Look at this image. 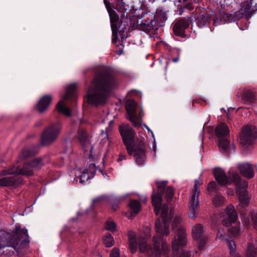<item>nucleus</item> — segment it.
Here are the masks:
<instances>
[{
    "label": "nucleus",
    "mask_w": 257,
    "mask_h": 257,
    "mask_svg": "<svg viewBox=\"0 0 257 257\" xmlns=\"http://www.w3.org/2000/svg\"><path fill=\"white\" fill-rule=\"evenodd\" d=\"M257 10V0H243L239 4V11L236 12L234 15L224 13L221 18V21L225 23H231L237 21L243 16L248 17Z\"/></svg>",
    "instance_id": "20e7f679"
},
{
    "label": "nucleus",
    "mask_w": 257,
    "mask_h": 257,
    "mask_svg": "<svg viewBox=\"0 0 257 257\" xmlns=\"http://www.w3.org/2000/svg\"><path fill=\"white\" fill-rule=\"evenodd\" d=\"M43 123L42 120H39L35 124L36 126H41Z\"/></svg>",
    "instance_id": "864d4df0"
},
{
    "label": "nucleus",
    "mask_w": 257,
    "mask_h": 257,
    "mask_svg": "<svg viewBox=\"0 0 257 257\" xmlns=\"http://www.w3.org/2000/svg\"><path fill=\"white\" fill-rule=\"evenodd\" d=\"M119 130L124 145H132L136 143V133L133 128L128 124L120 125Z\"/></svg>",
    "instance_id": "4468645a"
},
{
    "label": "nucleus",
    "mask_w": 257,
    "mask_h": 257,
    "mask_svg": "<svg viewBox=\"0 0 257 257\" xmlns=\"http://www.w3.org/2000/svg\"><path fill=\"white\" fill-rule=\"evenodd\" d=\"M238 169L243 176L248 178H251L254 176L253 170L248 163H243L239 164Z\"/></svg>",
    "instance_id": "bb28decb"
},
{
    "label": "nucleus",
    "mask_w": 257,
    "mask_h": 257,
    "mask_svg": "<svg viewBox=\"0 0 257 257\" xmlns=\"http://www.w3.org/2000/svg\"><path fill=\"white\" fill-rule=\"evenodd\" d=\"M165 197L167 201H169L172 199L174 196V189L171 186H168L165 190Z\"/></svg>",
    "instance_id": "e433bc0d"
},
{
    "label": "nucleus",
    "mask_w": 257,
    "mask_h": 257,
    "mask_svg": "<svg viewBox=\"0 0 257 257\" xmlns=\"http://www.w3.org/2000/svg\"><path fill=\"white\" fill-rule=\"evenodd\" d=\"M22 179L17 176L5 177L0 178V186H13L20 184Z\"/></svg>",
    "instance_id": "b1692460"
},
{
    "label": "nucleus",
    "mask_w": 257,
    "mask_h": 257,
    "mask_svg": "<svg viewBox=\"0 0 257 257\" xmlns=\"http://www.w3.org/2000/svg\"><path fill=\"white\" fill-rule=\"evenodd\" d=\"M181 218L180 216L175 217L173 219L172 229L175 231L176 234L172 239V249L177 251L187 245V240L185 229L180 224Z\"/></svg>",
    "instance_id": "39448f33"
},
{
    "label": "nucleus",
    "mask_w": 257,
    "mask_h": 257,
    "mask_svg": "<svg viewBox=\"0 0 257 257\" xmlns=\"http://www.w3.org/2000/svg\"><path fill=\"white\" fill-rule=\"evenodd\" d=\"M89 171L88 169L84 170L83 173L79 177V183L82 184L88 181L91 178V176L88 174Z\"/></svg>",
    "instance_id": "c9c22d12"
},
{
    "label": "nucleus",
    "mask_w": 257,
    "mask_h": 257,
    "mask_svg": "<svg viewBox=\"0 0 257 257\" xmlns=\"http://www.w3.org/2000/svg\"><path fill=\"white\" fill-rule=\"evenodd\" d=\"M154 19H156L158 23H162V26L167 20L166 16L162 14H157L156 15L154 16Z\"/></svg>",
    "instance_id": "a19ab883"
},
{
    "label": "nucleus",
    "mask_w": 257,
    "mask_h": 257,
    "mask_svg": "<svg viewBox=\"0 0 257 257\" xmlns=\"http://www.w3.org/2000/svg\"><path fill=\"white\" fill-rule=\"evenodd\" d=\"M168 183L167 181H157L156 184L158 189L159 191L165 190L166 188V185Z\"/></svg>",
    "instance_id": "79ce46f5"
},
{
    "label": "nucleus",
    "mask_w": 257,
    "mask_h": 257,
    "mask_svg": "<svg viewBox=\"0 0 257 257\" xmlns=\"http://www.w3.org/2000/svg\"><path fill=\"white\" fill-rule=\"evenodd\" d=\"M216 184L215 182H211L208 186V190L209 191H214L216 189Z\"/></svg>",
    "instance_id": "de8ad7c7"
},
{
    "label": "nucleus",
    "mask_w": 257,
    "mask_h": 257,
    "mask_svg": "<svg viewBox=\"0 0 257 257\" xmlns=\"http://www.w3.org/2000/svg\"><path fill=\"white\" fill-rule=\"evenodd\" d=\"M178 59H174L173 60V61L174 62H177V61H178Z\"/></svg>",
    "instance_id": "bf43d9fd"
},
{
    "label": "nucleus",
    "mask_w": 257,
    "mask_h": 257,
    "mask_svg": "<svg viewBox=\"0 0 257 257\" xmlns=\"http://www.w3.org/2000/svg\"><path fill=\"white\" fill-rule=\"evenodd\" d=\"M248 146H246V145H244V146H242V147H243V149H245Z\"/></svg>",
    "instance_id": "680f3d73"
},
{
    "label": "nucleus",
    "mask_w": 257,
    "mask_h": 257,
    "mask_svg": "<svg viewBox=\"0 0 257 257\" xmlns=\"http://www.w3.org/2000/svg\"><path fill=\"white\" fill-rule=\"evenodd\" d=\"M247 182L245 180L241 181L237 183L236 192L238 194L239 204L242 207H245L249 203L250 197L246 192Z\"/></svg>",
    "instance_id": "aec40b11"
},
{
    "label": "nucleus",
    "mask_w": 257,
    "mask_h": 257,
    "mask_svg": "<svg viewBox=\"0 0 257 257\" xmlns=\"http://www.w3.org/2000/svg\"><path fill=\"white\" fill-rule=\"evenodd\" d=\"M38 152V150L34 147L26 148L20 154V157L26 159L36 155Z\"/></svg>",
    "instance_id": "c85d7f7f"
},
{
    "label": "nucleus",
    "mask_w": 257,
    "mask_h": 257,
    "mask_svg": "<svg viewBox=\"0 0 257 257\" xmlns=\"http://www.w3.org/2000/svg\"><path fill=\"white\" fill-rule=\"evenodd\" d=\"M205 230V227L201 224H197L192 228L193 237L197 240L200 249L203 248L208 240L207 237L203 234Z\"/></svg>",
    "instance_id": "6ab92c4d"
},
{
    "label": "nucleus",
    "mask_w": 257,
    "mask_h": 257,
    "mask_svg": "<svg viewBox=\"0 0 257 257\" xmlns=\"http://www.w3.org/2000/svg\"><path fill=\"white\" fill-rule=\"evenodd\" d=\"M217 237L221 240H223L224 239H225L224 235L222 234L219 235V234H218Z\"/></svg>",
    "instance_id": "6e6d98bb"
},
{
    "label": "nucleus",
    "mask_w": 257,
    "mask_h": 257,
    "mask_svg": "<svg viewBox=\"0 0 257 257\" xmlns=\"http://www.w3.org/2000/svg\"><path fill=\"white\" fill-rule=\"evenodd\" d=\"M163 60L164 61V62L165 63V69H166L167 68V67H168V63H169V60L167 59H163Z\"/></svg>",
    "instance_id": "5fc2aeb1"
},
{
    "label": "nucleus",
    "mask_w": 257,
    "mask_h": 257,
    "mask_svg": "<svg viewBox=\"0 0 257 257\" xmlns=\"http://www.w3.org/2000/svg\"><path fill=\"white\" fill-rule=\"evenodd\" d=\"M107 200V197L105 196H100L93 200V205L94 206H96L99 204H101L105 202H106Z\"/></svg>",
    "instance_id": "4c0bfd02"
},
{
    "label": "nucleus",
    "mask_w": 257,
    "mask_h": 257,
    "mask_svg": "<svg viewBox=\"0 0 257 257\" xmlns=\"http://www.w3.org/2000/svg\"><path fill=\"white\" fill-rule=\"evenodd\" d=\"M103 242L107 247H110L113 245L114 240L111 236V235L109 233H107L104 237Z\"/></svg>",
    "instance_id": "f704fd0d"
},
{
    "label": "nucleus",
    "mask_w": 257,
    "mask_h": 257,
    "mask_svg": "<svg viewBox=\"0 0 257 257\" xmlns=\"http://www.w3.org/2000/svg\"><path fill=\"white\" fill-rule=\"evenodd\" d=\"M125 159V156L124 154L120 153L119 154L118 158L117 159L118 162L122 161L123 160Z\"/></svg>",
    "instance_id": "09e8293b"
},
{
    "label": "nucleus",
    "mask_w": 257,
    "mask_h": 257,
    "mask_svg": "<svg viewBox=\"0 0 257 257\" xmlns=\"http://www.w3.org/2000/svg\"><path fill=\"white\" fill-rule=\"evenodd\" d=\"M230 146H219V150L226 155L229 154Z\"/></svg>",
    "instance_id": "c03bdc74"
},
{
    "label": "nucleus",
    "mask_w": 257,
    "mask_h": 257,
    "mask_svg": "<svg viewBox=\"0 0 257 257\" xmlns=\"http://www.w3.org/2000/svg\"><path fill=\"white\" fill-rule=\"evenodd\" d=\"M242 99L246 104H250L256 100V92L254 89L245 88L241 93Z\"/></svg>",
    "instance_id": "5701e85b"
},
{
    "label": "nucleus",
    "mask_w": 257,
    "mask_h": 257,
    "mask_svg": "<svg viewBox=\"0 0 257 257\" xmlns=\"http://www.w3.org/2000/svg\"><path fill=\"white\" fill-rule=\"evenodd\" d=\"M78 139L81 143H89V137L83 128H80L78 132Z\"/></svg>",
    "instance_id": "7c9ffc66"
},
{
    "label": "nucleus",
    "mask_w": 257,
    "mask_h": 257,
    "mask_svg": "<svg viewBox=\"0 0 257 257\" xmlns=\"http://www.w3.org/2000/svg\"><path fill=\"white\" fill-rule=\"evenodd\" d=\"M104 5L109 13L110 17L111 27L112 30V42L113 44L116 43L117 41V31L118 27L117 26L118 20V15L116 12L112 9L110 6V3L107 0H103Z\"/></svg>",
    "instance_id": "9b49d317"
},
{
    "label": "nucleus",
    "mask_w": 257,
    "mask_h": 257,
    "mask_svg": "<svg viewBox=\"0 0 257 257\" xmlns=\"http://www.w3.org/2000/svg\"><path fill=\"white\" fill-rule=\"evenodd\" d=\"M152 205L156 214L161 211V216L163 218V226L160 219H158L155 223V229L157 235L153 238V247H151L147 244L146 239L142 236L137 237L135 233L132 231L128 232L129 248L132 253H135L139 246L140 252L146 253L153 257H167L170 251V248L167 243L162 240L161 248L160 241L163 236H167L170 233L169 228V222L172 217V211L168 214V206L164 204L161 205L162 202V194L153 193L152 197Z\"/></svg>",
    "instance_id": "f257e3e1"
},
{
    "label": "nucleus",
    "mask_w": 257,
    "mask_h": 257,
    "mask_svg": "<svg viewBox=\"0 0 257 257\" xmlns=\"http://www.w3.org/2000/svg\"><path fill=\"white\" fill-rule=\"evenodd\" d=\"M110 257H120L119 250L117 248H114L110 254Z\"/></svg>",
    "instance_id": "a18cd8bd"
},
{
    "label": "nucleus",
    "mask_w": 257,
    "mask_h": 257,
    "mask_svg": "<svg viewBox=\"0 0 257 257\" xmlns=\"http://www.w3.org/2000/svg\"><path fill=\"white\" fill-rule=\"evenodd\" d=\"M76 87V84H72L68 86L66 88V93L62 97V100L59 101L57 105L58 111L67 116L71 115V111L68 108L65 106L63 101L69 98H75V91Z\"/></svg>",
    "instance_id": "f8f14e48"
},
{
    "label": "nucleus",
    "mask_w": 257,
    "mask_h": 257,
    "mask_svg": "<svg viewBox=\"0 0 257 257\" xmlns=\"http://www.w3.org/2000/svg\"><path fill=\"white\" fill-rule=\"evenodd\" d=\"M144 115V113L142 111V110L141 111V112L139 113V116H137L138 118L139 119L140 121V126H141V123L142 122V117ZM139 126V127H140Z\"/></svg>",
    "instance_id": "3c124183"
},
{
    "label": "nucleus",
    "mask_w": 257,
    "mask_h": 257,
    "mask_svg": "<svg viewBox=\"0 0 257 257\" xmlns=\"http://www.w3.org/2000/svg\"><path fill=\"white\" fill-rule=\"evenodd\" d=\"M156 148V146H153V149L154 150H155Z\"/></svg>",
    "instance_id": "e2e57ef3"
},
{
    "label": "nucleus",
    "mask_w": 257,
    "mask_h": 257,
    "mask_svg": "<svg viewBox=\"0 0 257 257\" xmlns=\"http://www.w3.org/2000/svg\"><path fill=\"white\" fill-rule=\"evenodd\" d=\"M229 180L230 181V183L231 181L236 182V185L237 187V183L240 182L241 181H243V180H240L239 178V176L237 173L234 172L233 170H230L229 171Z\"/></svg>",
    "instance_id": "473e14b6"
},
{
    "label": "nucleus",
    "mask_w": 257,
    "mask_h": 257,
    "mask_svg": "<svg viewBox=\"0 0 257 257\" xmlns=\"http://www.w3.org/2000/svg\"><path fill=\"white\" fill-rule=\"evenodd\" d=\"M123 53V50L122 49H119L118 51H117L116 54L118 55H121Z\"/></svg>",
    "instance_id": "13d9d810"
},
{
    "label": "nucleus",
    "mask_w": 257,
    "mask_h": 257,
    "mask_svg": "<svg viewBox=\"0 0 257 257\" xmlns=\"http://www.w3.org/2000/svg\"><path fill=\"white\" fill-rule=\"evenodd\" d=\"M190 256V253L189 252H184L180 255V257H189Z\"/></svg>",
    "instance_id": "603ef678"
},
{
    "label": "nucleus",
    "mask_w": 257,
    "mask_h": 257,
    "mask_svg": "<svg viewBox=\"0 0 257 257\" xmlns=\"http://www.w3.org/2000/svg\"><path fill=\"white\" fill-rule=\"evenodd\" d=\"M112 209L114 210H115L117 209L118 208V205L117 204H113L112 206Z\"/></svg>",
    "instance_id": "4d7b16f0"
},
{
    "label": "nucleus",
    "mask_w": 257,
    "mask_h": 257,
    "mask_svg": "<svg viewBox=\"0 0 257 257\" xmlns=\"http://www.w3.org/2000/svg\"><path fill=\"white\" fill-rule=\"evenodd\" d=\"M250 215L254 227L257 228V211L253 210L251 211Z\"/></svg>",
    "instance_id": "37998d69"
},
{
    "label": "nucleus",
    "mask_w": 257,
    "mask_h": 257,
    "mask_svg": "<svg viewBox=\"0 0 257 257\" xmlns=\"http://www.w3.org/2000/svg\"><path fill=\"white\" fill-rule=\"evenodd\" d=\"M187 0H183V2H187Z\"/></svg>",
    "instance_id": "0e129e2a"
},
{
    "label": "nucleus",
    "mask_w": 257,
    "mask_h": 257,
    "mask_svg": "<svg viewBox=\"0 0 257 257\" xmlns=\"http://www.w3.org/2000/svg\"><path fill=\"white\" fill-rule=\"evenodd\" d=\"M61 130V124L60 122L54 123L46 128L41 137L42 145H48L54 143Z\"/></svg>",
    "instance_id": "1a4fd4ad"
},
{
    "label": "nucleus",
    "mask_w": 257,
    "mask_h": 257,
    "mask_svg": "<svg viewBox=\"0 0 257 257\" xmlns=\"http://www.w3.org/2000/svg\"><path fill=\"white\" fill-rule=\"evenodd\" d=\"M256 131L254 126H245L240 135V145H251L256 143Z\"/></svg>",
    "instance_id": "ddd939ff"
},
{
    "label": "nucleus",
    "mask_w": 257,
    "mask_h": 257,
    "mask_svg": "<svg viewBox=\"0 0 257 257\" xmlns=\"http://www.w3.org/2000/svg\"><path fill=\"white\" fill-rule=\"evenodd\" d=\"M225 241L229 249L231 257H240L239 254L236 253V246L234 241L231 239H225Z\"/></svg>",
    "instance_id": "c756f323"
},
{
    "label": "nucleus",
    "mask_w": 257,
    "mask_h": 257,
    "mask_svg": "<svg viewBox=\"0 0 257 257\" xmlns=\"http://www.w3.org/2000/svg\"><path fill=\"white\" fill-rule=\"evenodd\" d=\"M105 228L110 231H114L116 230V224L112 221H108L106 223Z\"/></svg>",
    "instance_id": "ea45409f"
},
{
    "label": "nucleus",
    "mask_w": 257,
    "mask_h": 257,
    "mask_svg": "<svg viewBox=\"0 0 257 257\" xmlns=\"http://www.w3.org/2000/svg\"><path fill=\"white\" fill-rule=\"evenodd\" d=\"M193 18L195 19L197 25L199 28H203L209 22V16L206 13L195 14Z\"/></svg>",
    "instance_id": "cd10ccee"
},
{
    "label": "nucleus",
    "mask_w": 257,
    "mask_h": 257,
    "mask_svg": "<svg viewBox=\"0 0 257 257\" xmlns=\"http://www.w3.org/2000/svg\"><path fill=\"white\" fill-rule=\"evenodd\" d=\"M84 154L88 159L94 160L100 155V150L97 146H83Z\"/></svg>",
    "instance_id": "4be33fe9"
},
{
    "label": "nucleus",
    "mask_w": 257,
    "mask_h": 257,
    "mask_svg": "<svg viewBox=\"0 0 257 257\" xmlns=\"http://www.w3.org/2000/svg\"><path fill=\"white\" fill-rule=\"evenodd\" d=\"M137 105L136 101L133 100H128L126 102L125 108L127 112V119L133 123L135 127H139L140 121L136 111Z\"/></svg>",
    "instance_id": "2eb2a0df"
},
{
    "label": "nucleus",
    "mask_w": 257,
    "mask_h": 257,
    "mask_svg": "<svg viewBox=\"0 0 257 257\" xmlns=\"http://www.w3.org/2000/svg\"><path fill=\"white\" fill-rule=\"evenodd\" d=\"M200 180H196L191 193L189 202V215L190 217L194 218L197 214L199 208L198 197L200 194L199 187L201 185Z\"/></svg>",
    "instance_id": "9d476101"
},
{
    "label": "nucleus",
    "mask_w": 257,
    "mask_h": 257,
    "mask_svg": "<svg viewBox=\"0 0 257 257\" xmlns=\"http://www.w3.org/2000/svg\"><path fill=\"white\" fill-rule=\"evenodd\" d=\"M152 16L149 15L145 19L135 18L131 20V25L133 29H137L146 32L151 30H157L160 27L162 26V23H158L157 20L154 19L152 20Z\"/></svg>",
    "instance_id": "6e6552de"
},
{
    "label": "nucleus",
    "mask_w": 257,
    "mask_h": 257,
    "mask_svg": "<svg viewBox=\"0 0 257 257\" xmlns=\"http://www.w3.org/2000/svg\"><path fill=\"white\" fill-rule=\"evenodd\" d=\"M215 135L220 145H228L229 131L228 126L224 123H220L215 128Z\"/></svg>",
    "instance_id": "f3484780"
},
{
    "label": "nucleus",
    "mask_w": 257,
    "mask_h": 257,
    "mask_svg": "<svg viewBox=\"0 0 257 257\" xmlns=\"http://www.w3.org/2000/svg\"><path fill=\"white\" fill-rule=\"evenodd\" d=\"M44 165L43 160L37 158L32 160L30 163H25L22 169L18 166H13L8 170H4L2 172L3 175L7 174H22L26 176L33 175L34 173L32 169L39 170Z\"/></svg>",
    "instance_id": "423d86ee"
},
{
    "label": "nucleus",
    "mask_w": 257,
    "mask_h": 257,
    "mask_svg": "<svg viewBox=\"0 0 257 257\" xmlns=\"http://www.w3.org/2000/svg\"><path fill=\"white\" fill-rule=\"evenodd\" d=\"M101 138V141L100 142L101 145L104 144H109L110 142L108 138V134L107 132H104L103 131L100 136Z\"/></svg>",
    "instance_id": "58836bf2"
},
{
    "label": "nucleus",
    "mask_w": 257,
    "mask_h": 257,
    "mask_svg": "<svg viewBox=\"0 0 257 257\" xmlns=\"http://www.w3.org/2000/svg\"><path fill=\"white\" fill-rule=\"evenodd\" d=\"M87 90L89 103L95 106L106 103L111 91L118 85L110 70L105 67L97 68Z\"/></svg>",
    "instance_id": "f03ea898"
},
{
    "label": "nucleus",
    "mask_w": 257,
    "mask_h": 257,
    "mask_svg": "<svg viewBox=\"0 0 257 257\" xmlns=\"http://www.w3.org/2000/svg\"><path fill=\"white\" fill-rule=\"evenodd\" d=\"M52 101V96L49 95L42 97L37 105V108L39 112L45 111L48 108Z\"/></svg>",
    "instance_id": "a878e982"
},
{
    "label": "nucleus",
    "mask_w": 257,
    "mask_h": 257,
    "mask_svg": "<svg viewBox=\"0 0 257 257\" xmlns=\"http://www.w3.org/2000/svg\"><path fill=\"white\" fill-rule=\"evenodd\" d=\"M225 214L222 220L224 226L229 227L228 231L233 235H236L239 233V222L237 220V215L234 210V206L230 204L225 210Z\"/></svg>",
    "instance_id": "0eeeda50"
},
{
    "label": "nucleus",
    "mask_w": 257,
    "mask_h": 257,
    "mask_svg": "<svg viewBox=\"0 0 257 257\" xmlns=\"http://www.w3.org/2000/svg\"><path fill=\"white\" fill-rule=\"evenodd\" d=\"M183 7L187 8L189 10H191L192 8V5L191 3L188 2L186 4L184 5Z\"/></svg>",
    "instance_id": "8fccbe9b"
},
{
    "label": "nucleus",
    "mask_w": 257,
    "mask_h": 257,
    "mask_svg": "<svg viewBox=\"0 0 257 257\" xmlns=\"http://www.w3.org/2000/svg\"><path fill=\"white\" fill-rule=\"evenodd\" d=\"M225 201V198L219 194H216L213 199V203L216 206L222 205L224 203Z\"/></svg>",
    "instance_id": "72a5a7b5"
},
{
    "label": "nucleus",
    "mask_w": 257,
    "mask_h": 257,
    "mask_svg": "<svg viewBox=\"0 0 257 257\" xmlns=\"http://www.w3.org/2000/svg\"><path fill=\"white\" fill-rule=\"evenodd\" d=\"M89 168H90V170H89V172H90L91 175H92V177H93V176L94 175L95 172H96V171L97 170V168H96V167L95 166V164L94 163H91L90 165H89Z\"/></svg>",
    "instance_id": "49530a36"
},
{
    "label": "nucleus",
    "mask_w": 257,
    "mask_h": 257,
    "mask_svg": "<svg viewBox=\"0 0 257 257\" xmlns=\"http://www.w3.org/2000/svg\"><path fill=\"white\" fill-rule=\"evenodd\" d=\"M248 222H249V220L247 219V220H246V221L245 222L246 225H247Z\"/></svg>",
    "instance_id": "052dcab7"
},
{
    "label": "nucleus",
    "mask_w": 257,
    "mask_h": 257,
    "mask_svg": "<svg viewBox=\"0 0 257 257\" xmlns=\"http://www.w3.org/2000/svg\"><path fill=\"white\" fill-rule=\"evenodd\" d=\"M214 175L216 180L220 185H226L230 184V181L226 176L223 170L221 168H216L214 170Z\"/></svg>",
    "instance_id": "393cba45"
},
{
    "label": "nucleus",
    "mask_w": 257,
    "mask_h": 257,
    "mask_svg": "<svg viewBox=\"0 0 257 257\" xmlns=\"http://www.w3.org/2000/svg\"><path fill=\"white\" fill-rule=\"evenodd\" d=\"M112 2V7L118 13L120 17V25L123 23H125V20H127V14L126 13V9H125V4L123 2V0H110Z\"/></svg>",
    "instance_id": "412c9836"
},
{
    "label": "nucleus",
    "mask_w": 257,
    "mask_h": 257,
    "mask_svg": "<svg viewBox=\"0 0 257 257\" xmlns=\"http://www.w3.org/2000/svg\"><path fill=\"white\" fill-rule=\"evenodd\" d=\"M29 241L27 230L16 226L15 231L0 236V250L6 247H11L13 250L6 253L7 255H12L15 251L19 253L21 249L29 246Z\"/></svg>",
    "instance_id": "7ed1b4c3"
},
{
    "label": "nucleus",
    "mask_w": 257,
    "mask_h": 257,
    "mask_svg": "<svg viewBox=\"0 0 257 257\" xmlns=\"http://www.w3.org/2000/svg\"><path fill=\"white\" fill-rule=\"evenodd\" d=\"M126 150L129 155L135 157L138 165L144 164L145 154L143 146H127Z\"/></svg>",
    "instance_id": "a211bd4d"
},
{
    "label": "nucleus",
    "mask_w": 257,
    "mask_h": 257,
    "mask_svg": "<svg viewBox=\"0 0 257 257\" xmlns=\"http://www.w3.org/2000/svg\"><path fill=\"white\" fill-rule=\"evenodd\" d=\"M193 20L192 17H187L177 20L173 28L174 34L177 36H184L185 30L189 27L190 23H192Z\"/></svg>",
    "instance_id": "dca6fc26"
},
{
    "label": "nucleus",
    "mask_w": 257,
    "mask_h": 257,
    "mask_svg": "<svg viewBox=\"0 0 257 257\" xmlns=\"http://www.w3.org/2000/svg\"><path fill=\"white\" fill-rule=\"evenodd\" d=\"M129 206L135 214L138 213L141 209V205L139 201L133 200L130 201Z\"/></svg>",
    "instance_id": "2f4dec72"
}]
</instances>
